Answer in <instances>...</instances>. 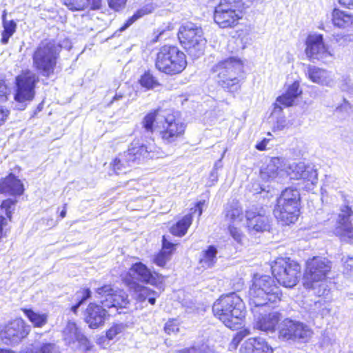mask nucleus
Listing matches in <instances>:
<instances>
[{
  "label": "nucleus",
  "instance_id": "47",
  "mask_svg": "<svg viewBox=\"0 0 353 353\" xmlns=\"http://www.w3.org/2000/svg\"><path fill=\"white\" fill-rule=\"evenodd\" d=\"M126 329V325L123 323H118L112 325L106 332V336L108 339L112 340L118 334H121Z\"/></svg>",
  "mask_w": 353,
  "mask_h": 353
},
{
  "label": "nucleus",
  "instance_id": "7",
  "mask_svg": "<svg viewBox=\"0 0 353 353\" xmlns=\"http://www.w3.org/2000/svg\"><path fill=\"white\" fill-rule=\"evenodd\" d=\"M186 66V56L177 47L165 45L159 50L155 67L160 72L174 75L183 72Z\"/></svg>",
  "mask_w": 353,
  "mask_h": 353
},
{
  "label": "nucleus",
  "instance_id": "3",
  "mask_svg": "<svg viewBox=\"0 0 353 353\" xmlns=\"http://www.w3.org/2000/svg\"><path fill=\"white\" fill-rule=\"evenodd\" d=\"M281 292L272 277L268 275L254 274L248 291L249 302L253 312L269 302L281 300Z\"/></svg>",
  "mask_w": 353,
  "mask_h": 353
},
{
  "label": "nucleus",
  "instance_id": "36",
  "mask_svg": "<svg viewBox=\"0 0 353 353\" xmlns=\"http://www.w3.org/2000/svg\"><path fill=\"white\" fill-rule=\"evenodd\" d=\"M192 222V215L187 214L171 228L170 232L174 236H182L186 234Z\"/></svg>",
  "mask_w": 353,
  "mask_h": 353
},
{
  "label": "nucleus",
  "instance_id": "30",
  "mask_svg": "<svg viewBox=\"0 0 353 353\" xmlns=\"http://www.w3.org/2000/svg\"><path fill=\"white\" fill-rule=\"evenodd\" d=\"M224 212L225 219L229 222V224H236L243 221V209L237 201L232 200L227 203Z\"/></svg>",
  "mask_w": 353,
  "mask_h": 353
},
{
  "label": "nucleus",
  "instance_id": "28",
  "mask_svg": "<svg viewBox=\"0 0 353 353\" xmlns=\"http://www.w3.org/2000/svg\"><path fill=\"white\" fill-rule=\"evenodd\" d=\"M302 93L301 90L299 88V83L298 82H294L290 85L285 93L279 97L274 104V112L281 111V105L284 107H288L292 105L294 100Z\"/></svg>",
  "mask_w": 353,
  "mask_h": 353
},
{
  "label": "nucleus",
  "instance_id": "9",
  "mask_svg": "<svg viewBox=\"0 0 353 353\" xmlns=\"http://www.w3.org/2000/svg\"><path fill=\"white\" fill-rule=\"evenodd\" d=\"M271 268L274 278L285 288L295 286L301 276L299 264L290 258L277 259Z\"/></svg>",
  "mask_w": 353,
  "mask_h": 353
},
{
  "label": "nucleus",
  "instance_id": "22",
  "mask_svg": "<svg viewBox=\"0 0 353 353\" xmlns=\"http://www.w3.org/2000/svg\"><path fill=\"white\" fill-rule=\"evenodd\" d=\"M165 112V111L164 110H157L145 116L141 123L144 133L147 134L148 139L143 140L141 139H139L140 141H143L145 143H147V141L152 140L154 143V140L151 139V135L153 134L154 131V123H156V128L159 130L161 128L160 125L163 123Z\"/></svg>",
  "mask_w": 353,
  "mask_h": 353
},
{
  "label": "nucleus",
  "instance_id": "63",
  "mask_svg": "<svg viewBox=\"0 0 353 353\" xmlns=\"http://www.w3.org/2000/svg\"><path fill=\"white\" fill-rule=\"evenodd\" d=\"M123 98V95L120 94H116L110 103H112L114 101H117Z\"/></svg>",
  "mask_w": 353,
  "mask_h": 353
},
{
  "label": "nucleus",
  "instance_id": "33",
  "mask_svg": "<svg viewBox=\"0 0 353 353\" xmlns=\"http://www.w3.org/2000/svg\"><path fill=\"white\" fill-rule=\"evenodd\" d=\"M332 15V22L335 26L353 30V15L339 9H334Z\"/></svg>",
  "mask_w": 353,
  "mask_h": 353
},
{
  "label": "nucleus",
  "instance_id": "56",
  "mask_svg": "<svg viewBox=\"0 0 353 353\" xmlns=\"http://www.w3.org/2000/svg\"><path fill=\"white\" fill-rule=\"evenodd\" d=\"M10 111L3 106H0V126L2 125L8 119Z\"/></svg>",
  "mask_w": 353,
  "mask_h": 353
},
{
  "label": "nucleus",
  "instance_id": "13",
  "mask_svg": "<svg viewBox=\"0 0 353 353\" xmlns=\"http://www.w3.org/2000/svg\"><path fill=\"white\" fill-rule=\"evenodd\" d=\"M161 124L162 127L159 130L160 136L162 141L167 144L176 141L185 132V124L166 111Z\"/></svg>",
  "mask_w": 353,
  "mask_h": 353
},
{
  "label": "nucleus",
  "instance_id": "4",
  "mask_svg": "<svg viewBox=\"0 0 353 353\" xmlns=\"http://www.w3.org/2000/svg\"><path fill=\"white\" fill-rule=\"evenodd\" d=\"M243 309L241 299L235 293L221 296L212 306L214 316L230 329H236L241 324L245 314Z\"/></svg>",
  "mask_w": 353,
  "mask_h": 353
},
{
  "label": "nucleus",
  "instance_id": "2",
  "mask_svg": "<svg viewBox=\"0 0 353 353\" xmlns=\"http://www.w3.org/2000/svg\"><path fill=\"white\" fill-rule=\"evenodd\" d=\"M331 269L332 263L325 258L314 256L308 259L303 277L304 288L314 290L318 296L327 295L329 290L326 280Z\"/></svg>",
  "mask_w": 353,
  "mask_h": 353
},
{
  "label": "nucleus",
  "instance_id": "58",
  "mask_svg": "<svg viewBox=\"0 0 353 353\" xmlns=\"http://www.w3.org/2000/svg\"><path fill=\"white\" fill-rule=\"evenodd\" d=\"M176 353H201V352L199 349H197L194 347H192L190 348H185V349L181 350L176 352Z\"/></svg>",
  "mask_w": 353,
  "mask_h": 353
},
{
  "label": "nucleus",
  "instance_id": "1",
  "mask_svg": "<svg viewBox=\"0 0 353 353\" xmlns=\"http://www.w3.org/2000/svg\"><path fill=\"white\" fill-rule=\"evenodd\" d=\"M161 154L160 148L152 140L147 141V143L143 141L134 140L127 151L119 154L114 159L112 166L117 174L126 173L130 168L141 163L145 159L159 158Z\"/></svg>",
  "mask_w": 353,
  "mask_h": 353
},
{
  "label": "nucleus",
  "instance_id": "10",
  "mask_svg": "<svg viewBox=\"0 0 353 353\" xmlns=\"http://www.w3.org/2000/svg\"><path fill=\"white\" fill-rule=\"evenodd\" d=\"M38 81V76L30 70L24 71L16 77L14 100L18 103L17 109L24 110L27 103L32 101L35 95V85Z\"/></svg>",
  "mask_w": 353,
  "mask_h": 353
},
{
  "label": "nucleus",
  "instance_id": "51",
  "mask_svg": "<svg viewBox=\"0 0 353 353\" xmlns=\"http://www.w3.org/2000/svg\"><path fill=\"white\" fill-rule=\"evenodd\" d=\"M233 225L234 224H229L228 225L230 234L236 242L241 243L244 236L241 231L238 228L234 227Z\"/></svg>",
  "mask_w": 353,
  "mask_h": 353
},
{
  "label": "nucleus",
  "instance_id": "14",
  "mask_svg": "<svg viewBox=\"0 0 353 353\" xmlns=\"http://www.w3.org/2000/svg\"><path fill=\"white\" fill-rule=\"evenodd\" d=\"M247 228L250 232H263L270 227L267 210L261 205H252L245 211Z\"/></svg>",
  "mask_w": 353,
  "mask_h": 353
},
{
  "label": "nucleus",
  "instance_id": "42",
  "mask_svg": "<svg viewBox=\"0 0 353 353\" xmlns=\"http://www.w3.org/2000/svg\"><path fill=\"white\" fill-rule=\"evenodd\" d=\"M154 10V7L152 5H146L138 10L127 21L126 23L120 28V31H123L127 29L130 26H131L135 21L138 19L142 17L143 16L152 13Z\"/></svg>",
  "mask_w": 353,
  "mask_h": 353
},
{
  "label": "nucleus",
  "instance_id": "20",
  "mask_svg": "<svg viewBox=\"0 0 353 353\" xmlns=\"http://www.w3.org/2000/svg\"><path fill=\"white\" fill-rule=\"evenodd\" d=\"M279 321L280 314L278 312L273 311L268 314L259 312V314H254V327L263 332L272 333L275 331Z\"/></svg>",
  "mask_w": 353,
  "mask_h": 353
},
{
  "label": "nucleus",
  "instance_id": "32",
  "mask_svg": "<svg viewBox=\"0 0 353 353\" xmlns=\"http://www.w3.org/2000/svg\"><path fill=\"white\" fill-rule=\"evenodd\" d=\"M176 245L168 241L165 236L162 240V250L153 258V262L158 266L164 267L170 259Z\"/></svg>",
  "mask_w": 353,
  "mask_h": 353
},
{
  "label": "nucleus",
  "instance_id": "27",
  "mask_svg": "<svg viewBox=\"0 0 353 353\" xmlns=\"http://www.w3.org/2000/svg\"><path fill=\"white\" fill-rule=\"evenodd\" d=\"M300 201L299 191L292 188L285 189L277 199V203L280 204L281 209H284V207H288L289 210L292 211L299 210Z\"/></svg>",
  "mask_w": 353,
  "mask_h": 353
},
{
  "label": "nucleus",
  "instance_id": "54",
  "mask_svg": "<svg viewBox=\"0 0 353 353\" xmlns=\"http://www.w3.org/2000/svg\"><path fill=\"white\" fill-rule=\"evenodd\" d=\"M127 0H108V5L112 9L118 11L124 8Z\"/></svg>",
  "mask_w": 353,
  "mask_h": 353
},
{
  "label": "nucleus",
  "instance_id": "41",
  "mask_svg": "<svg viewBox=\"0 0 353 353\" xmlns=\"http://www.w3.org/2000/svg\"><path fill=\"white\" fill-rule=\"evenodd\" d=\"M216 8L225 10L227 11H235L242 14L243 3L242 0H220Z\"/></svg>",
  "mask_w": 353,
  "mask_h": 353
},
{
  "label": "nucleus",
  "instance_id": "44",
  "mask_svg": "<svg viewBox=\"0 0 353 353\" xmlns=\"http://www.w3.org/2000/svg\"><path fill=\"white\" fill-rule=\"evenodd\" d=\"M91 291L88 288L81 289L77 292L75 297L78 301L72 307V311L76 313L81 305H82L88 299H89Z\"/></svg>",
  "mask_w": 353,
  "mask_h": 353
},
{
  "label": "nucleus",
  "instance_id": "12",
  "mask_svg": "<svg viewBox=\"0 0 353 353\" xmlns=\"http://www.w3.org/2000/svg\"><path fill=\"white\" fill-rule=\"evenodd\" d=\"M97 298L105 307L125 308L129 303L128 295L120 290H114L111 285H105L97 290Z\"/></svg>",
  "mask_w": 353,
  "mask_h": 353
},
{
  "label": "nucleus",
  "instance_id": "55",
  "mask_svg": "<svg viewBox=\"0 0 353 353\" xmlns=\"http://www.w3.org/2000/svg\"><path fill=\"white\" fill-rule=\"evenodd\" d=\"M250 334V332L248 329H244L236 334L232 342L235 345H237L244 337L248 336Z\"/></svg>",
  "mask_w": 353,
  "mask_h": 353
},
{
  "label": "nucleus",
  "instance_id": "16",
  "mask_svg": "<svg viewBox=\"0 0 353 353\" xmlns=\"http://www.w3.org/2000/svg\"><path fill=\"white\" fill-rule=\"evenodd\" d=\"M305 53L310 60L325 61L332 57L323 42L322 34H314L307 37Z\"/></svg>",
  "mask_w": 353,
  "mask_h": 353
},
{
  "label": "nucleus",
  "instance_id": "43",
  "mask_svg": "<svg viewBox=\"0 0 353 353\" xmlns=\"http://www.w3.org/2000/svg\"><path fill=\"white\" fill-rule=\"evenodd\" d=\"M295 325L296 327H300V329L296 330L295 341H308L312 334V330L307 325L299 321H296Z\"/></svg>",
  "mask_w": 353,
  "mask_h": 353
},
{
  "label": "nucleus",
  "instance_id": "59",
  "mask_svg": "<svg viewBox=\"0 0 353 353\" xmlns=\"http://www.w3.org/2000/svg\"><path fill=\"white\" fill-rule=\"evenodd\" d=\"M339 2L345 8L353 9V0H339Z\"/></svg>",
  "mask_w": 353,
  "mask_h": 353
},
{
  "label": "nucleus",
  "instance_id": "19",
  "mask_svg": "<svg viewBox=\"0 0 353 353\" xmlns=\"http://www.w3.org/2000/svg\"><path fill=\"white\" fill-rule=\"evenodd\" d=\"M128 274L132 279L150 285H156L161 279L158 273L152 272L148 267L141 262L134 263L129 269Z\"/></svg>",
  "mask_w": 353,
  "mask_h": 353
},
{
  "label": "nucleus",
  "instance_id": "61",
  "mask_svg": "<svg viewBox=\"0 0 353 353\" xmlns=\"http://www.w3.org/2000/svg\"><path fill=\"white\" fill-rule=\"evenodd\" d=\"M203 205V203L200 201L197 203L195 209V212L198 211L199 216H201L202 214V205Z\"/></svg>",
  "mask_w": 353,
  "mask_h": 353
},
{
  "label": "nucleus",
  "instance_id": "29",
  "mask_svg": "<svg viewBox=\"0 0 353 353\" xmlns=\"http://www.w3.org/2000/svg\"><path fill=\"white\" fill-rule=\"evenodd\" d=\"M23 185L20 179L13 174H10L0 179V192L10 195H21L23 193Z\"/></svg>",
  "mask_w": 353,
  "mask_h": 353
},
{
  "label": "nucleus",
  "instance_id": "46",
  "mask_svg": "<svg viewBox=\"0 0 353 353\" xmlns=\"http://www.w3.org/2000/svg\"><path fill=\"white\" fill-rule=\"evenodd\" d=\"M140 84L147 89H152L157 85V80L150 72H145L139 79Z\"/></svg>",
  "mask_w": 353,
  "mask_h": 353
},
{
  "label": "nucleus",
  "instance_id": "50",
  "mask_svg": "<svg viewBox=\"0 0 353 353\" xmlns=\"http://www.w3.org/2000/svg\"><path fill=\"white\" fill-rule=\"evenodd\" d=\"M164 330L168 334H176L179 332V324L174 319L169 320L165 325Z\"/></svg>",
  "mask_w": 353,
  "mask_h": 353
},
{
  "label": "nucleus",
  "instance_id": "64",
  "mask_svg": "<svg viewBox=\"0 0 353 353\" xmlns=\"http://www.w3.org/2000/svg\"><path fill=\"white\" fill-rule=\"evenodd\" d=\"M66 215V208L65 206L63 207V210L60 213V216L63 219Z\"/></svg>",
  "mask_w": 353,
  "mask_h": 353
},
{
  "label": "nucleus",
  "instance_id": "38",
  "mask_svg": "<svg viewBox=\"0 0 353 353\" xmlns=\"http://www.w3.org/2000/svg\"><path fill=\"white\" fill-rule=\"evenodd\" d=\"M216 248L210 245L208 249L203 252L202 257L200 259V264L204 268H211L216 261Z\"/></svg>",
  "mask_w": 353,
  "mask_h": 353
},
{
  "label": "nucleus",
  "instance_id": "26",
  "mask_svg": "<svg viewBox=\"0 0 353 353\" xmlns=\"http://www.w3.org/2000/svg\"><path fill=\"white\" fill-rule=\"evenodd\" d=\"M242 14L235 11H227L221 8H215L214 20L222 28H232L238 24Z\"/></svg>",
  "mask_w": 353,
  "mask_h": 353
},
{
  "label": "nucleus",
  "instance_id": "40",
  "mask_svg": "<svg viewBox=\"0 0 353 353\" xmlns=\"http://www.w3.org/2000/svg\"><path fill=\"white\" fill-rule=\"evenodd\" d=\"M216 8L225 10L227 11H235L242 14L243 3L242 0H220Z\"/></svg>",
  "mask_w": 353,
  "mask_h": 353
},
{
  "label": "nucleus",
  "instance_id": "39",
  "mask_svg": "<svg viewBox=\"0 0 353 353\" xmlns=\"http://www.w3.org/2000/svg\"><path fill=\"white\" fill-rule=\"evenodd\" d=\"M23 311L35 327H41L46 324L48 316L46 314L37 313L30 309H24Z\"/></svg>",
  "mask_w": 353,
  "mask_h": 353
},
{
  "label": "nucleus",
  "instance_id": "25",
  "mask_svg": "<svg viewBox=\"0 0 353 353\" xmlns=\"http://www.w3.org/2000/svg\"><path fill=\"white\" fill-rule=\"evenodd\" d=\"M63 340L68 345L77 343L79 345L86 346L88 339L77 325L73 321H68L63 331Z\"/></svg>",
  "mask_w": 353,
  "mask_h": 353
},
{
  "label": "nucleus",
  "instance_id": "17",
  "mask_svg": "<svg viewBox=\"0 0 353 353\" xmlns=\"http://www.w3.org/2000/svg\"><path fill=\"white\" fill-rule=\"evenodd\" d=\"M30 332V326L21 319H16L8 324L0 326V339H7L17 343L25 338Z\"/></svg>",
  "mask_w": 353,
  "mask_h": 353
},
{
  "label": "nucleus",
  "instance_id": "53",
  "mask_svg": "<svg viewBox=\"0 0 353 353\" xmlns=\"http://www.w3.org/2000/svg\"><path fill=\"white\" fill-rule=\"evenodd\" d=\"M342 261L344 264V268L346 271V274H352L353 275V256L350 257L343 256L342 258Z\"/></svg>",
  "mask_w": 353,
  "mask_h": 353
},
{
  "label": "nucleus",
  "instance_id": "31",
  "mask_svg": "<svg viewBox=\"0 0 353 353\" xmlns=\"http://www.w3.org/2000/svg\"><path fill=\"white\" fill-rule=\"evenodd\" d=\"M289 209L288 207H284V209H281V206L279 203H276L274 209V216L283 225L294 223L298 219L299 210L292 211Z\"/></svg>",
  "mask_w": 353,
  "mask_h": 353
},
{
  "label": "nucleus",
  "instance_id": "62",
  "mask_svg": "<svg viewBox=\"0 0 353 353\" xmlns=\"http://www.w3.org/2000/svg\"><path fill=\"white\" fill-rule=\"evenodd\" d=\"M157 296V293L156 292V294L154 295H150L149 297L148 298V302L151 304V305H154L155 304V302H156V296Z\"/></svg>",
  "mask_w": 353,
  "mask_h": 353
},
{
  "label": "nucleus",
  "instance_id": "35",
  "mask_svg": "<svg viewBox=\"0 0 353 353\" xmlns=\"http://www.w3.org/2000/svg\"><path fill=\"white\" fill-rule=\"evenodd\" d=\"M65 6L71 10H82L91 6L92 9H99L101 0H64Z\"/></svg>",
  "mask_w": 353,
  "mask_h": 353
},
{
  "label": "nucleus",
  "instance_id": "57",
  "mask_svg": "<svg viewBox=\"0 0 353 353\" xmlns=\"http://www.w3.org/2000/svg\"><path fill=\"white\" fill-rule=\"evenodd\" d=\"M268 141L269 139L265 138L261 142L258 143L255 148L260 151H263L266 149Z\"/></svg>",
  "mask_w": 353,
  "mask_h": 353
},
{
  "label": "nucleus",
  "instance_id": "52",
  "mask_svg": "<svg viewBox=\"0 0 353 353\" xmlns=\"http://www.w3.org/2000/svg\"><path fill=\"white\" fill-rule=\"evenodd\" d=\"M10 93V89L8 87L3 79H0V102L6 101Z\"/></svg>",
  "mask_w": 353,
  "mask_h": 353
},
{
  "label": "nucleus",
  "instance_id": "8",
  "mask_svg": "<svg viewBox=\"0 0 353 353\" xmlns=\"http://www.w3.org/2000/svg\"><path fill=\"white\" fill-rule=\"evenodd\" d=\"M178 37L191 57L198 58L203 54L206 40L201 26L188 22L180 27Z\"/></svg>",
  "mask_w": 353,
  "mask_h": 353
},
{
  "label": "nucleus",
  "instance_id": "49",
  "mask_svg": "<svg viewBox=\"0 0 353 353\" xmlns=\"http://www.w3.org/2000/svg\"><path fill=\"white\" fill-rule=\"evenodd\" d=\"M16 202V200L8 199L4 200L1 205V208L5 210L6 214L10 220L11 219L12 212L14 210Z\"/></svg>",
  "mask_w": 353,
  "mask_h": 353
},
{
  "label": "nucleus",
  "instance_id": "6",
  "mask_svg": "<svg viewBox=\"0 0 353 353\" xmlns=\"http://www.w3.org/2000/svg\"><path fill=\"white\" fill-rule=\"evenodd\" d=\"M62 47L54 41H41L32 57L33 65L43 77H50L54 73L57 59Z\"/></svg>",
  "mask_w": 353,
  "mask_h": 353
},
{
  "label": "nucleus",
  "instance_id": "5",
  "mask_svg": "<svg viewBox=\"0 0 353 353\" xmlns=\"http://www.w3.org/2000/svg\"><path fill=\"white\" fill-rule=\"evenodd\" d=\"M243 68L241 60L232 57L219 61L212 68L211 71L215 74L219 86L228 92H234L240 88L239 77Z\"/></svg>",
  "mask_w": 353,
  "mask_h": 353
},
{
  "label": "nucleus",
  "instance_id": "11",
  "mask_svg": "<svg viewBox=\"0 0 353 353\" xmlns=\"http://www.w3.org/2000/svg\"><path fill=\"white\" fill-rule=\"evenodd\" d=\"M286 176L291 179L301 180L303 188L307 191L313 190L314 186L317 183L316 170L311 165H305L303 162L292 163L286 165Z\"/></svg>",
  "mask_w": 353,
  "mask_h": 353
},
{
  "label": "nucleus",
  "instance_id": "37",
  "mask_svg": "<svg viewBox=\"0 0 353 353\" xmlns=\"http://www.w3.org/2000/svg\"><path fill=\"white\" fill-rule=\"evenodd\" d=\"M3 30L1 33V42L2 44H7L9 39L13 35L16 31L17 24L13 20H6V13L2 16Z\"/></svg>",
  "mask_w": 353,
  "mask_h": 353
},
{
  "label": "nucleus",
  "instance_id": "45",
  "mask_svg": "<svg viewBox=\"0 0 353 353\" xmlns=\"http://www.w3.org/2000/svg\"><path fill=\"white\" fill-rule=\"evenodd\" d=\"M134 292L136 293L137 299L140 301H145L150 295L156 294V292L139 284L134 285Z\"/></svg>",
  "mask_w": 353,
  "mask_h": 353
},
{
  "label": "nucleus",
  "instance_id": "21",
  "mask_svg": "<svg viewBox=\"0 0 353 353\" xmlns=\"http://www.w3.org/2000/svg\"><path fill=\"white\" fill-rule=\"evenodd\" d=\"M306 75L311 81L322 86L332 88L336 83L331 72L314 65L307 66Z\"/></svg>",
  "mask_w": 353,
  "mask_h": 353
},
{
  "label": "nucleus",
  "instance_id": "24",
  "mask_svg": "<svg viewBox=\"0 0 353 353\" xmlns=\"http://www.w3.org/2000/svg\"><path fill=\"white\" fill-rule=\"evenodd\" d=\"M240 353H273V349L264 339L252 337L243 343Z\"/></svg>",
  "mask_w": 353,
  "mask_h": 353
},
{
  "label": "nucleus",
  "instance_id": "23",
  "mask_svg": "<svg viewBox=\"0 0 353 353\" xmlns=\"http://www.w3.org/2000/svg\"><path fill=\"white\" fill-rule=\"evenodd\" d=\"M103 307V305L93 303L89 304L86 309L85 320L90 328H97L104 323L107 312Z\"/></svg>",
  "mask_w": 353,
  "mask_h": 353
},
{
  "label": "nucleus",
  "instance_id": "18",
  "mask_svg": "<svg viewBox=\"0 0 353 353\" xmlns=\"http://www.w3.org/2000/svg\"><path fill=\"white\" fill-rule=\"evenodd\" d=\"M338 226L335 234L342 237L353 238V212L348 205H343L340 209L337 220Z\"/></svg>",
  "mask_w": 353,
  "mask_h": 353
},
{
  "label": "nucleus",
  "instance_id": "34",
  "mask_svg": "<svg viewBox=\"0 0 353 353\" xmlns=\"http://www.w3.org/2000/svg\"><path fill=\"white\" fill-rule=\"evenodd\" d=\"M296 321L286 319L281 324L279 337L285 341H295L296 330L299 327H296Z\"/></svg>",
  "mask_w": 353,
  "mask_h": 353
},
{
  "label": "nucleus",
  "instance_id": "15",
  "mask_svg": "<svg viewBox=\"0 0 353 353\" xmlns=\"http://www.w3.org/2000/svg\"><path fill=\"white\" fill-rule=\"evenodd\" d=\"M285 160L281 157H272L261 168V177L265 181L276 180L281 182L286 176Z\"/></svg>",
  "mask_w": 353,
  "mask_h": 353
},
{
  "label": "nucleus",
  "instance_id": "60",
  "mask_svg": "<svg viewBox=\"0 0 353 353\" xmlns=\"http://www.w3.org/2000/svg\"><path fill=\"white\" fill-rule=\"evenodd\" d=\"M7 223V219L3 216H0V238L3 236V227L6 226Z\"/></svg>",
  "mask_w": 353,
  "mask_h": 353
},
{
  "label": "nucleus",
  "instance_id": "48",
  "mask_svg": "<svg viewBox=\"0 0 353 353\" xmlns=\"http://www.w3.org/2000/svg\"><path fill=\"white\" fill-rule=\"evenodd\" d=\"M312 310L314 312L323 316L327 312V304L324 300L319 299L314 302Z\"/></svg>",
  "mask_w": 353,
  "mask_h": 353
}]
</instances>
